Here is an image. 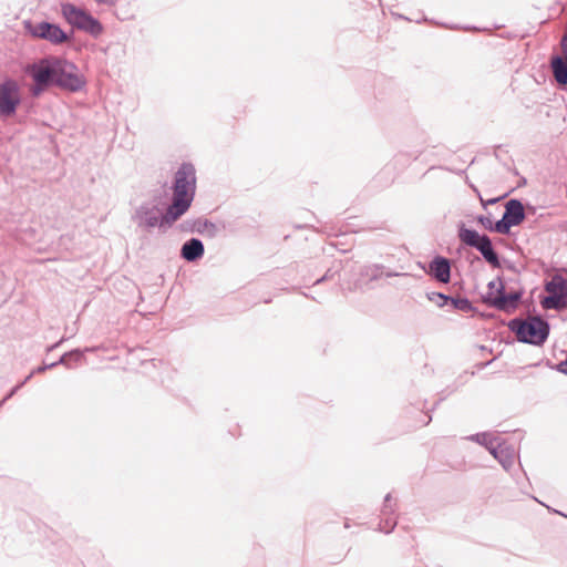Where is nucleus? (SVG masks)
I'll return each mask as SVG.
<instances>
[{
	"label": "nucleus",
	"mask_w": 567,
	"mask_h": 567,
	"mask_svg": "<svg viewBox=\"0 0 567 567\" xmlns=\"http://www.w3.org/2000/svg\"><path fill=\"white\" fill-rule=\"evenodd\" d=\"M513 226H518L525 219V210L520 200L509 199L505 204V212L503 214Z\"/></svg>",
	"instance_id": "obj_15"
},
{
	"label": "nucleus",
	"mask_w": 567,
	"mask_h": 567,
	"mask_svg": "<svg viewBox=\"0 0 567 567\" xmlns=\"http://www.w3.org/2000/svg\"><path fill=\"white\" fill-rule=\"evenodd\" d=\"M430 274L442 284H447L451 280V264L450 260L442 256H436L429 265Z\"/></svg>",
	"instance_id": "obj_13"
},
{
	"label": "nucleus",
	"mask_w": 567,
	"mask_h": 567,
	"mask_svg": "<svg viewBox=\"0 0 567 567\" xmlns=\"http://www.w3.org/2000/svg\"><path fill=\"white\" fill-rule=\"evenodd\" d=\"M383 269H384V267L382 265H378V264L369 265L362 269L361 276L367 278L368 281L379 280L383 275H385L386 277L399 276L398 272H392V271L384 272Z\"/></svg>",
	"instance_id": "obj_17"
},
{
	"label": "nucleus",
	"mask_w": 567,
	"mask_h": 567,
	"mask_svg": "<svg viewBox=\"0 0 567 567\" xmlns=\"http://www.w3.org/2000/svg\"><path fill=\"white\" fill-rule=\"evenodd\" d=\"M458 238L466 246L473 247L481 252L483 258L494 268L501 266L499 258L495 251L492 240L487 235H480L476 230L462 225L458 228Z\"/></svg>",
	"instance_id": "obj_6"
},
{
	"label": "nucleus",
	"mask_w": 567,
	"mask_h": 567,
	"mask_svg": "<svg viewBox=\"0 0 567 567\" xmlns=\"http://www.w3.org/2000/svg\"><path fill=\"white\" fill-rule=\"evenodd\" d=\"M454 309L461 311H471L473 309L471 301L467 298H452L450 301Z\"/></svg>",
	"instance_id": "obj_21"
},
{
	"label": "nucleus",
	"mask_w": 567,
	"mask_h": 567,
	"mask_svg": "<svg viewBox=\"0 0 567 567\" xmlns=\"http://www.w3.org/2000/svg\"><path fill=\"white\" fill-rule=\"evenodd\" d=\"M508 328L516 334L519 342L533 346H542L546 342L550 326L539 316H529L526 319L514 318L508 322Z\"/></svg>",
	"instance_id": "obj_2"
},
{
	"label": "nucleus",
	"mask_w": 567,
	"mask_h": 567,
	"mask_svg": "<svg viewBox=\"0 0 567 567\" xmlns=\"http://www.w3.org/2000/svg\"><path fill=\"white\" fill-rule=\"evenodd\" d=\"M497 288H499V282H496L494 280L488 282V293H487L486 300L489 303H491V299H493V297H494V292H495V295H497Z\"/></svg>",
	"instance_id": "obj_27"
},
{
	"label": "nucleus",
	"mask_w": 567,
	"mask_h": 567,
	"mask_svg": "<svg viewBox=\"0 0 567 567\" xmlns=\"http://www.w3.org/2000/svg\"><path fill=\"white\" fill-rule=\"evenodd\" d=\"M477 221L487 230L493 231L494 224L488 216H478Z\"/></svg>",
	"instance_id": "obj_26"
},
{
	"label": "nucleus",
	"mask_w": 567,
	"mask_h": 567,
	"mask_svg": "<svg viewBox=\"0 0 567 567\" xmlns=\"http://www.w3.org/2000/svg\"><path fill=\"white\" fill-rule=\"evenodd\" d=\"M27 29L34 38L47 40L52 44H61L69 39L68 34L58 24L47 21L38 23L29 22Z\"/></svg>",
	"instance_id": "obj_10"
},
{
	"label": "nucleus",
	"mask_w": 567,
	"mask_h": 567,
	"mask_svg": "<svg viewBox=\"0 0 567 567\" xmlns=\"http://www.w3.org/2000/svg\"><path fill=\"white\" fill-rule=\"evenodd\" d=\"M173 200L169 216H183L190 207L196 192V169L190 163H183L175 173Z\"/></svg>",
	"instance_id": "obj_1"
},
{
	"label": "nucleus",
	"mask_w": 567,
	"mask_h": 567,
	"mask_svg": "<svg viewBox=\"0 0 567 567\" xmlns=\"http://www.w3.org/2000/svg\"><path fill=\"white\" fill-rule=\"evenodd\" d=\"M467 440L485 446L488 450V452L496 445L497 441L496 437H494L491 433L487 432L472 434L467 437Z\"/></svg>",
	"instance_id": "obj_18"
},
{
	"label": "nucleus",
	"mask_w": 567,
	"mask_h": 567,
	"mask_svg": "<svg viewBox=\"0 0 567 567\" xmlns=\"http://www.w3.org/2000/svg\"><path fill=\"white\" fill-rule=\"evenodd\" d=\"M512 227H514L513 224L503 215V217L494 224L493 230L498 234L506 235L509 233Z\"/></svg>",
	"instance_id": "obj_23"
},
{
	"label": "nucleus",
	"mask_w": 567,
	"mask_h": 567,
	"mask_svg": "<svg viewBox=\"0 0 567 567\" xmlns=\"http://www.w3.org/2000/svg\"><path fill=\"white\" fill-rule=\"evenodd\" d=\"M20 87L13 79L0 83V116L8 117L17 112L20 105Z\"/></svg>",
	"instance_id": "obj_9"
},
{
	"label": "nucleus",
	"mask_w": 567,
	"mask_h": 567,
	"mask_svg": "<svg viewBox=\"0 0 567 567\" xmlns=\"http://www.w3.org/2000/svg\"><path fill=\"white\" fill-rule=\"evenodd\" d=\"M395 526H396L395 517L384 516L379 524V530L384 534H390L395 528Z\"/></svg>",
	"instance_id": "obj_22"
},
{
	"label": "nucleus",
	"mask_w": 567,
	"mask_h": 567,
	"mask_svg": "<svg viewBox=\"0 0 567 567\" xmlns=\"http://www.w3.org/2000/svg\"><path fill=\"white\" fill-rule=\"evenodd\" d=\"M83 359V352L80 350H72L68 353H64L58 363L64 364L66 367H71V362H80Z\"/></svg>",
	"instance_id": "obj_19"
},
{
	"label": "nucleus",
	"mask_w": 567,
	"mask_h": 567,
	"mask_svg": "<svg viewBox=\"0 0 567 567\" xmlns=\"http://www.w3.org/2000/svg\"><path fill=\"white\" fill-rule=\"evenodd\" d=\"M205 254V247L200 239L190 238L186 240L181 248V257L188 262L200 259Z\"/></svg>",
	"instance_id": "obj_14"
},
{
	"label": "nucleus",
	"mask_w": 567,
	"mask_h": 567,
	"mask_svg": "<svg viewBox=\"0 0 567 567\" xmlns=\"http://www.w3.org/2000/svg\"><path fill=\"white\" fill-rule=\"evenodd\" d=\"M522 298V292H504V286L499 281V288H497V295L491 299V306L502 311H511L517 308L518 301Z\"/></svg>",
	"instance_id": "obj_11"
},
{
	"label": "nucleus",
	"mask_w": 567,
	"mask_h": 567,
	"mask_svg": "<svg viewBox=\"0 0 567 567\" xmlns=\"http://www.w3.org/2000/svg\"><path fill=\"white\" fill-rule=\"evenodd\" d=\"M561 48L566 59L560 55H554L550 61L553 74L557 83L567 84V33L563 37Z\"/></svg>",
	"instance_id": "obj_12"
},
{
	"label": "nucleus",
	"mask_w": 567,
	"mask_h": 567,
	"mask_svg": "<svg viewBox=\"0 0 567 567\" xmlns=\"http://www.w3.org/2000/svg\"><path fill=\"white\" fill-rule=\"evenodd\" d=\"M558 371L564 373V374H567V357H566V360L561 361L558 364Z\"/></svg>",
	"instance_id": "obj_28"
},
{
	"label": "nucleus",
	"mask_w": 567,
	"mask_h": 567,
	"mask_svg": "<svg viewBox=\"0 0 567 567\" xmlns=\"http://www.w3.org/2000/svg\"><path fill=\"white\" fill-rule=\"evenodd\" d=\"M395 512V504H392V495L389 493L384 497V504L382 507V515L390 517Z\"/></svg>",
	"instance_id": "obj_24"
},
{
	"label": "nucleus",
	"mask_w": 567,
	"mask_h": 567,
	"mask_svg": "<svg viewBox=\"0 0 567 567\" xmlns=\"http://www.w3.org/2000/svg\"><path fill=\"white\" fill-rule=\"evenodd\" d=\"M498 200V198H492V199H488L486 203L483 202V205L486 206V205H492V204H495L496 202Z\"/></svg>",
	"instance_id": "obj_31"
},
{
	"label": "nucleus",
	"mask_w": 567,
	"mask_h": 567,
	"mask_svg": "<svg viewBox=\"0 0 567 567\" xmlns=\"http://www.w3.org/2000/svg\"><path fill=\"white\" fill-rule=\"evenodd\" d=\"M54 81L55 86L70 92H78L85 84L83 79L76 73V66L73 63L59 58Z\"/></svg>",
	"instance_id": "obj_8"
},
{
	"label": "nucleus",
	"mask_w": 567,
	"mask_h": 567,
	"mask_svg": "<svg viewBox=\"0 0 567 567\" xmlns=\"http://www.w3.org/2000/svg\"><path fill=\"white\" fill-rule=\"evenodd\" d=\"M56 364H58V362L51 363L50 365H42V367H39L37 370H34L32 372H33V374L34 373H41V372L45 371L49 368L55 367Z\"/></svg>",
	"instance_id": "obj_29"
},
{
	"label": "nucleus",
	"mask_w": 567,
	"mask_h": 567,
	"mask_svg": "<svg viewBox=\"0 0 567 567\" xmlns=\"http://www.w3.org/2000/svg\"><path fill=\"white\" fill-rule=\"evenodd\" d=\"M489 453L501 463L504 470L508 471L515 461L514 450L497 443Z\"/></svg>",
	"instance_id": "obj_16"
},
{
	"label": "nucleus",
	"mask_w": 567,
	"mask_h": 567,
	"mask_svg": "<svg viewBox=\"0 0 567 567\" xmlns=\"http://www.w3.org/2000/svg\"><path fill=\"white\" fill-rule=\"evenodd\" d=\"M426 297L430 301L434 302L439 308H443L446 306L451 299L450 296H446L442 292H429Z\"/></svg>",
	"instance_id": "obj_20"
},
{
	"label": "nucleus",
	"mask_w": 567,
	"mask_h": 567,
	"mask_svg": "<svg viewBox=\"0 0 567 567\" xmlns=\"http://www.w3.org/2000/svg\"><path fill=\"white\" fill-rule=\"evenodd\" d=\"M32 377L33 372H31L23 381H21L19 384L12 388L10 392L4 396V399L0 402V405H2L7 400L12 398L18 392V390H20Z\"/></svg>",
	"instance_id": "obj_25"
},
{
	"label": "nucleus",
	"mask_w": 567,
	"mask_h": 567,
	"mask_svg": "<svg viewBox=\"0 0 567 567\" xmlns=\"http://www.w3.org/2000/svg\"><path fill=\"white\" fill-rule=\"evenodd\" d=\"M181 216H169V206L164 213L163 209L153 202H144L136 207L132 215L133 221L137 227L150 231L151 229L158 227L166 230L177 221Z\"/></svg>",
	"instance_id": "obj_3"
},
{
	"label": "nucleus",
	"mask_w": 567,
	"mask_h": 567,
	"mask_svg": "<svg viewBox=\"0 0 567 567\" xmlns=\"http://www.w3.org/2000/svg\"><path fill=\"white\" fill-rule=\"evenodd\" d=\"M545 290L548 295L540 302L544 309L561 310L567 308V280L564 277L555 275L545 285Z\"/></svg>",
	"instance_id": "obj_7"
},
{
	"label": "nucleus",
	"mask_w": 567,
	"mask_h": 567,
	"mask_svg": "<svg viewBox=\"0 0 567 567\" xmlns=\"http://www.w3.org/2000/svg\"><path fill=\"white\" fill-rule=\"evenodd\" d=\"M61 13L63 18L73 27L79 30L85 31L94 38H97L103 32L102 23L95 19L87 11L72 4L64 3L61 6Z\"/></svg>",
	"instance_id": "obj_5"
},
{
	"label": "nucleus",
	"mask_w": 567,
	"mask_h": 567,
	"mask_svg": "<svg viewBox=\"0 0 567 567\" xmlns=\"http://www.w3.org/2000/svg\"><path fill=\"white\" fill-rule=\"evenodd\" d=\"M198 224H199V225H203V227H204L205 229L215 230V228H216V227H215V225H214L213 223L208 221V220H205V221H203V223H202V221H198Z\"/></svg>",
	"instance_id": "obj_30"
},
{
	"label": "nucleus",
	"mask_w": 567,
	"mask_h": 567,
	"mask_svg": "<svg viewBox=\"0 0 567 567\" xmlns=\"http://www.w3.org/2000/svg\"><path fill=\"white\" fill-rule=\"evenodd\" d=\"M324 279H326V276H323V277H321L320 279H318V280L316 281V284H319V282H321V281H322V280H324Z\"/></svg>",
	"instance_id": "obj_32"
},
{
	"label": "nucleus",
	"mask_w": 567,
	"mask_h": 567,
	"mask_svg": "<svg viewBox=\"0 0 567 567\" xmlns=\"http://www.w3.org/2000/svg\"><path fill=\"white\" fill-rule=\"evenodd\" d=\"M58 58H43L27 65L25 73L31 76L33 85L30 92L33 96L41 95L48 87L54 85Z\"/></svg>",
	"instance_id": "obj_4"
}]
</instances>
